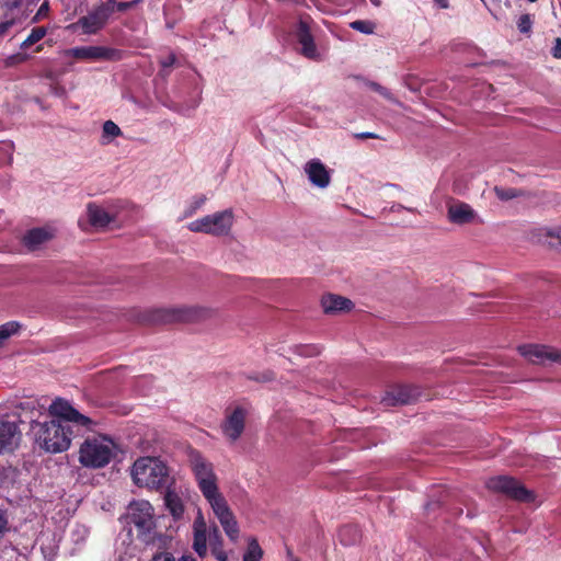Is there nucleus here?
<instances>
[{
    "instance_id": "nucleus-1",
    "label": "nucleus",
    "mask_w": 561,
    "mask_h": 561,
    "mask_svg": "<svg viewBox=\"0 0 561 561\" xmlns=\"http://www.w3.org/2000/svg\"><path fill=\"white\" fill-rule=\"evenodd\" d=\"M188 466L199 492L218 519L226 536L231 542H238L240 538L239 524L227 499L220 491L219 479L213 462L199 451L193 449L188 453Z\"/></svg>"
},
{
    "instance_id": "nucleus-2",
    "label": "nucleus",
    "mask_w": 561,
    "mask_h": 561,
    "mask_svg": "<svg viewBox=\"0 0 561 561\" xmlns=\"http://www.w3.org/2000/svg\"><path fill=\"white\" fill-rule=\"evenodd\" d=\"M133 482L139 488L160 491L170 483V470L158 457H140L131 466Z\"/></svg>"
},
{
    "instance_id": "nucleus-3",
    "label": "nucleus",
    "mask_w": 561,
    "mask_h": 561,
    "mask_svg": "<svg viewBox=\"0 0 561 561\" xmlns=\"http://www.w3.org/2000/svg\"><path fill=\"white\" fill-rule=\"evenodd\" d=\"M30 431L34 443L46 453L58 454L70 447L69 428L64 426L60 420L34 421Z\"/></svg>"
},
{
    "instance_id": "nucleus-4",
    "label": "nucleus",
    "mask_w": 561,
    "mask_h": 561,
    "mask_svg": "<svg viewBox=\"0 0 561 561\" xmlns=\"http://www.w3.org/2000/svg\"><path fill=\"white\" fill-rule=\"evenodd\" d=\"M116 446L106 436L87 438L79 450V461L89 468L105 467L115 455Z\"/></svg>"
},
{
    "instance_id": "nucleus-5",
    "label": "nucleus",
    "mask_w": 561,
    "mask_h": 561,
    "mask_svg": "<svg viewBox=\"0 0 561 561\" xmlns=\"http://www.w3.org/2000/svg\"><path fill=\"white\" fill-rule=\"evenodd\" d=\"M192 529L193 549L201 558L206 557L208 545L210 549L224 546L218 526L215 524L208 525L202 510L197 511Z\"/></svg>"
},
{
    "instance_id": "nucleus-6",
    "label": "nucleus",
    "mask_w": 561,
    "mask_h": 561,
    "mask_svg": "<svg viewBox=\"0 0 561 561\" xmlns=\"http://www.w3.org/2000/svg\"><path fill=\"white\" fill-rule=\"evenodd\" d=\"M233 222V211L231 209H225L191 221L187 225V229L192 232H202L219 237L227 236Z\"/></svg>"
},
{
    "instance_id": "nucleus-7",
    "label": "nucleus",
    "mask_w": 561,
    "mask_h": 561,
    "mask_svg": "<svg viewBox=\"0 0 561 561\" xmlns=\"http://www.w3.org/2000/svg\"><path fill=\"white\" fill-rule=\"evenodd\" d=\"M117 211L113 204L89 203L84 217L79 218L78 225L83 231L104 229L116 220Z\"/></svg>"
},
{
    "instance_id": "nucleus-8",
    "label": "nucleus",
    "mask_w": 561,
    "mask_h": 561,
    "mask_svg": "<svg viewBox=\"0 0 561 561\" xmlns=\"http://www.w3.org/2000/svg\"><path fill=\"white\" fill-rule=\"evenodd\" d=\"M128 518L137 527L145 542H150L156 527L152 505L146 501H134L128 506Z\"/></svg>"
},
{
    "instance_id": "nucleus-9",
    "label": "nucleus",
    "mask_w": 561,
    "mask_h": 561,
    "mask_svg": "<svg viewBox=\"0 0 561 561\" xmlns=\"http://www.w3.org/2000/svg\"><path fill=\"white\" fill-rule=\"evenodd\" d=\"M108 9L103 3L94 7L77 22L69 24L66 30L72 33L80 31L83 35H94L105 27L110 20Z\"/></svg>"
},
{
    "instance_id": "nucleus-10",
    "label": "nucleus",
    "mask_w": 561,
    "mask_h": 561,
    "mask_svg": "<svg viewBox=\"0 0 561 561\" xmlns=\"http://www.w3.org/2000/svg\"><path fill=\"white\" fill-rule=\"evenodd\" d=\"M62 55L82 61L122 59L121 50L105 46H78L64 50Z\"/></svg>"
},
{
    "instance_id": "nucleus-11",
    "label": "nucleus",
    "mask_w": 561,
    "mask_h": 561,
    "mask_svg": "<svg viewBox=\"0 0 561 561\" xmlns=\"http://www.w3.org/2000/svg\"><path fill=\"white\" fill-rule=\"evenodd\" d=\"M248 413V409L241 405L227 409L225 419L220 426L227 440L234 443L241 437L245 427Z\"/></svg>"
},
{
    "instance_id": "nucleus-12",
    "label": "nucleus",
    "mask_w": 561,
    "mask_h": 561,
    "mask_svg": "<svg viewBox=\"0 0 561 561\" xmlns=\"http://www.w3.org/2000/svg\"><path fill=\"white\" fill-rule=\"evenodd\" d=\"M208 314V310L198 306L163 308L156 311L154 319L161 322L195 321Z\"/></svg>"
},
{
    "instance_id": "nucleus-13",
    "label": "nucleus",
    "mask_w": 561,
    "mask_h": 561,
    "mask_svg": "<svg viewBox=\"0 0 561 561\" xmlns=\"http://www.w3.org/2000/svg\"><path fill=\"white\" fill-rule=\"evenodd\" d=\"M486 485L490 490L504 493L515 500L530 501L533 499L531 493L517 480L506 476L491 478Z\"/></svg>"
},
{
    "instance_id": "nucleus-14",
    "label": "nucleus",
    "mask_w": 561,
    "mask_h": 561,
    "mask_svg": "<svg viewBox=\"0 0 561 561\" xmlns=\"http://www.w3.org/2000/svg\"><path fill=\"white\" fill-rule=\"evenodd\" d=\"M519 353L533 364L545 365L548 363H559L561 365V351L546 345L528 344L519 346Z\"/></svg>"
},
{
    "instance_id": "nucleus-15",
    "label": "nucleus",
    "mask_w": 561,
    "mask_h": 561,
    "mask_svg": "<svg viewBox=\"0 0 561 561\" xmlns=\"http://www.w3.org/2000/svg\"><path fill=\"white\" fill-rule=\"evenodd\" d=\"M49 413L60 420L72 422L84 427H90L92 424V421L88 416L81 414L69 401L61 398H57L53 401L49 405Z\"/></svg>"
},
{
    "instance_id": "nucleus-16",
    "label": "nucleus",
    "mask_w": 561,
    "mask_h": 561,
    "mask_svg": "<svg viewBox=\"0 0 561 561\" xmlns=\"http://www.w3.org/2000/svg\"><path fill=\"white\" fill-rule=\"evenodd\" d=\"M296 38L300 45V53L308 59L319 60L321 55L317 48L313 36L311 34L309 19H300L297 30Z\"/></svg>"
},
{
    "instance_id": "nucleus-17",
    "label": "nucleus",
    "mask_w": 561,
    "mask_h": 561,
    "mask_svg": "<svg viewBox=\"0 0 561 561\" xmlns=\"http://www.w3.org/2000/svg\"><path fill=\"white\" fill-rule=\"evenodd\" d=\"M304 172L309 182L318 188H327L331 183V170L318 158L307 161Z\"/></svg>"
},
{
    "instance_id": "nucleus-18",
    "label": "nucleus",
    "mask_w": 561,
    "mask_h": 561,
    "mask_svg": "<svg viewBox=\"0 0 561 561\" xmlns=\"http://www.w3.org/2000/svg\"><path fill=\"white\" fill-rule=\"evenodd\" d=\"M447 218L455 225H466L474 221H479L478 214L467 203L454 202L448 205Z\"/></svg>"
},
{
    "instance_id": "nucleus-19",
    "label": "nucleus",
    "mask_w": 561,
    "mask_h": 561,
    "mask_svg": "<svg viewBox=\"0 0 561 561\" xmlns=\"http://www.w3.org/2000/svg\"><path fill=\"white\" fill-rule=\"evenodd\" d=\"M56 236V229L51 226L38 227L28 230L23 237L24 245L31 250H37Z\"/></svg>"
},
{
    "instance_id": "nucleus-20",
    "label": "nucleus",
    "mask_w": 561,
    "mask_h": 561,
    "mask_svg": "<svg viewBox=\"0 0 561 561\" xmlns=\"http://www.w3.org/2000/svg\"><path fill=\"white\" fill-rule=\"evenodd\" d=\"M21 439V432L15 422L0 420V453L13 450Z\"/></svg>"
},
{
    "instance_id": "nucleus-21",
    "label": "nucleus",
    "mask_w": 561,
    "mask_h": 561,
    "mask_svg": "<svg viewBox=\"0 0 561 561\" xmlns=\"http://www.w3.org/2000/svg\"><path fill=\"white\" fill-rule=\"evenodd\" d=\"M321 306L323 311L328 314L350 311L354 307L350 299L333 294L323 296L321 299Z\"/></svg>"
},
{
    "instance_id": "nucleus-22",
    "label": "nucleus",
    "mask_w": 561,
    "mask_h": 561,
    "mask_svg": "<svg viewBox=\"0 0 561 561\" xmlns=\"http://www.w3.org/2000/svg\"><path fill=\"white\" fill-rule=\"evenodd\" d=\"M164 503L173 517L180 518L184 513V504L180 495L170 488V483L165 488Z\"/></svg>"
},
{
    "instance_id": "nucleus-23",
    "label": "nucleus",
    "mask_w": 561,
    "mask_h": 561,
    "mask_svg": "<svg viewBox=\"0 0 561 561\" xmlns=\"http://www.w3.org/2000/svg\"><path fill=\"white\" fill-rule=\"evenodd\" d=\"M122 136V129L113 121H106L102 126V135L100 142L102 145H110L117 137Z\"/></svg>"
},
{
    "instance_id": "nucleus-24",
    "label": "nucleus",
    "mask_w": 561,
    "mask_h": 561,
    "mask_svg": "<svg viewBox=\"0 0 561 561\" xmlns=\"http://www.w3.org/2000/svg\"><path fill=\"white\" fill-rule=\"evenodd\" d=\"M360 537L359 530L355 526L346 525L343 526L339 531L340 541L344 546L354 545Z\"/></svg>"
},
{
    "instance_id": "nucleus-25",
    "label": "nucleus",
    "mask_w": 561,
    "mask_h": 561,
    "mask_svg": "<svg viewBox=\"0 0 561 561\" xmlns=\"http://www.w3.org/2000/svg\"><path fill=\"white\" fill-rule=\"evenodd\" d=\"M411 396L407 388H398L391 393H388L387 397L383 398V401L387 405L390 404H404L410 402Z\"/></svg>"
},
{
    "instance_id": "nucleus-26",
    "label": "nucleus",
    "mask_w": 561,
    "mask_h": 561,
    "mask_svg": "<svg viewBox=\"0 0 561 561\" xmlns=\"http://www.w3.org/2000/svg\"><path fill=\"white\" fill-rule=\"evenodd\" d=\"M263 556V550L261 549L257 540L255 538H251L249 540L248 549L243 554V561H261Z\"/></svg>"
},
{
    "instance_id": "nucleus-27",
    "label": "nucleus",
    "mask_w": 561,
    "mask_h": 561,
    "mask_svg": "<svg viewBox=\"0 0 561 561\" xmlns=\"http://www.w3.org/2000/svg\"><path fill=\"white\" fill-rule=\"evenodd\" d=\"M47 34V30L46 27L44 26H37V27H34L31 33L28 34V36L24 39V42L21 44V48L22 49H26L28 48L30 46L36 44L37 42H39L42 38L45 37V35Z\"/></svg>"
},
{
    "instance_id": "nucleus-28",
    "label": "nucleus",
    "mask_w": 561,
    "mask_h": 561,
    "mask_svg": "<svg viewBox=\"0 0 561 561\" xmlns=\"http://www.w3.org/2000/svg\"><path fill=\"white\" fill-rule=\"evenodd\" d=\"M104 8H107L108 15L111 16L114 12L119 11H127L135 7L138 3V0L128 1V2H117L115 0H107L105 2H102Z\"/></svg>"
},
{
    "instance_id": "nucleus-29",
    "label": "nucleus",
    "mask_w": 561,
    "mask_h": 561,
    "mask_svg": "<svg viewBox=\"0 0 561 561\" xmlns=\"http://www.w3.org/2000/svg\"><path fill=\"white\" fill-rule=\"evenodd\" d=\"M21 324L16 321H10L0 325V345L11 335L19 332Z\"/></svg>"
},
{
    "instance_id": "nucleus-30",
    "label": "nucleus",
    "mask_w": 561,
    "mask_h": 561,
    "mask_svg": "<svg viewBox=\"0 0 561 561\" xmlns=\"http://www.w3.org/2000/svg\"><path fill=\"white\" fill-rule=\"evenodd\" d=\"M350 27L363 34H373L376 25L369 20H356L350 23Z\"/></svg>"
},
{
    "instance_id": "nucleus-31",
    "label": "nucleus",
    "mask_w": 561,
    "mask_h": 561,
    "mask_svg": "<svg viewBox=\"0 0 561 561\" xmlns=\"http://www.w3.org/2000/svg\"><path fill=\"white\" fill-rule=\"evenodd\" d=\"M494 193L496 197L503 202L511 201L519 195L516 188L503 186H495Z\"/></svg>"
},
{
    "instance_id": "nucleus-32",
    "label": "nucleus",
    "mask_w": 561,
    "mask_h": 561,
    "mask_svg": "<svg viewBox=\"0 0 561 561\" xmlns=\"http://www.w3.org/2000/svg\"><path fill=\"white\" fill-rule=\"evenodd\" d=\"M206 199L207 198L205 195H199V196L193 197L187 209L184 213V216L185 217L192 216L196 210H198L199 208L203 207V205L206 203Z\"/></svg>"
},
{
    "instance_id": "nucleus-33",
    "label": "nucleus",
    "mask_w": 561,
    "mask_h": 561,
    "mask_svg": "<svg viewBox=\"0 0 561 561\" xmlns=\"http://www.w3.org/2000/svg\"><path fill=\"white\" fill-rule=\"evenodd\" d=\"M367 87L377 92L378 94H380L381 96H383L385 99L391 101V102H397V100L394 99V96L392 95V93L385 87L380 85L379 83L377 82H374V81H369L367 83Z\"/></svg>"
},
{
    "instance_id": "nucleus-34",
    "label": "nucleus",
    "mask_w": 561,
    "mask_h": 561,
    "mask_svg": "<svg viewBox=\"0 0 561 561\" xmlns=\"http://www.w3.org/2000/svg\"><path fill=\"white\" fill-rule=\"evenodd\" d=\"M533 20L529 14H523L517 22V27L522 33H528L531 28Z\"/></svg>"
},
{
    "instance_id": "nucleus-35",
    "label": "nucleus",
    "mask_w": 561,
    "mask_h": 561,
    "mask_svg": "<svg viewBox=\"0 0 561 561\" xmlns=\"http://www.w3.org/2000/svg\"><path fill=\"white\" fill-rule=\"evenodd\" d=\"M541 231L547 237V240L556 239V240H558V243L561 244V227H556V228L547 227V228H543Z\"/></svg>"
},
{
    "instance_id": "nucleus-36",
    "label": "nucleus",
    "mask_w": 561,
    "mask_h": 561,
    "mask_svg": "<svg viewBox=\"0 0 561 561\" xmlns=\"http://www.w3.org/2000/svg\"><path fill=\"white\" fill-rule=\"evenodd\" d=\"M26 59H27L26 55H22V54L11 55L5 59V66L11 67V66L18 65L20 62H23Z\"/></svg>"
},
{
    "instance_id": "nucleus-37",
    "label": "nucleus",
    "mask_w": 561,
    "mask_h": 561,
    "mask_svg": "<svg viewBox=\"0 0 561 561\" xmlns=\"http://www.w3.org/2000/svg\"><path fill=\"white\" fill-rule=\"evenodd\" d=\"M9 530V522L4 512H0V539Z\"/></svg>"
},
{
    "instance_id": "nucleus-38",
    "label": "nucleus",
    "mask_w": 561,
    "mask_h": 561,
    "mask_svg": "<svg viewBox=\"0 0 561 561\" xmlns=\"http://www.w3.org/2000/svg\"><path fill=\"white\" fill-rule=\"evenodd\" d=\"M210 550H211L213 556L218 561H227L228 560V554L224 550V546H221V547H214V549H210Z\"/></svg>"
},
{
    "instance_id": "nucleus-39",
    "label": "nucleus",
    "mask_w": 561,
    "mask_h": 561,
    "mask_svg": "<svg viewBox=\"0 0 561 561\" xmlns=\"http://www.w3.org/2000/svg\"><path fill=\"white\" fill-rule=\"evenodd\" d=\"M551 54L554 58L561 59V38L558 37L554 39Z\"/></svg>"
},
{
    "instance_id": "nucleus-40",
    "label": "nucleus",
    "mask_w": 561,
    "mask_h": 561,
    "mask_svg": "<svg viewBox=\"0 0 561 561\" xmlns=\"http://www.w3.org/2000/svg\"><path fill=\"white\" fill-rule=\"evenodd\" d=\"M151 561H175L173 556L169 552H160L153 556Z\"/></svg>"
},
{
    "instance_id": "nucleus-41",
    "label": "nucleus",
    "mask_w": 561,
    "mask_h": 561,
    "mask_svg": "<svg viewBox=\"0 0 561 561\" xmlns=\"http://www.w3.org/2000/svg\"><path fill=\"white\" fill-rule=\"evenodd\" d=\"M319 353H320V350L317 346H304L302 352H301V354L306 355V356H312V355H317Z\"/></svg>"
},
{
    "instance_id": "nucleus-42",
    "label": "nucleus",
    "mask_w": 561,
    "mask_h": 561,
    "mask_svg": "<svg viewBox=\"0 0 561 561\" xmlns=\"http://www.w3.org/2000/svg\"><path fill=\"white\" fill-rule=\"evenodd\" d=\"M13 21L0 22V37L4 36L12 27Z\"/></svg>"
},
{
    "instance_id": "nucleus-43",
    "label": "nucleus",
    "mask_w": 561,
    "mask_h": 561,
    "mask_svg": "<svg viewBox=\"0 0 561 561\" xmlns=\"http://www.w3.org/2000/svg\"><path fill=\"white\" fill-rule=\"evenodd\" d=\"M1 150L5 151L9 154V162L12 160V150L13 145L11 142H3L0 147Z\"/></svg>"
},
{
    "instance_id": "nucleus-44",
    "label": "nucleus",
    "mask_w": 561,
    "mask_h": 561,
    "mask_svg": "<svg viewBox=\"0 0 561 561\" xmlns=\"http://www.w3.org/2000/svg\"><path fill=\"white\" fill-rule=\"evenodd\" d=\"M174 62H175V57L173 55H170L161 61V66L167 68V67H171Z\"/></svg>"
},
{
    "instance_id": "nucleus-45",
    "label": "nucleus",
    "mask_w": 561,
    "mask_h": 561,
    "mask_svg": "<svg viewBox=\"0 0 561 561\" xmlns=\"http://www.w3.org/2000/svg\"><path fill=\"white\" fill-rule=\"evenodd\" d=\"M434 2L442 9H447L449 7L448 0H434Z\"/></svg>"
},
{
    "instance_id": "nucleus-46",
    "label": "nucleus",
    "mask_w": 561,
    "mask_h": 561,
    "mask_svg": "<svg viewBox=\"0 0 561 561\" xmlns=\"http://www.w3.org/2000/svg\"><path fill=\"white\" fill-rule=\"evenodd\" d=\"M358 137L360 138H376L377 136L373 133H362L359 135H357Z\"/></svg>"
},
{
    "instance_id": "nucleus-47",
    "label": "nucleus",
    "mask_w": 561,
    "mask_h": 561,
    "mask_svg": "<svg viewBox=\"0 0 561 561\" xmlns=\"http://www.w3.org/2000/svg\"><path fill=\"white\" fill-rule=\"evenodd\" d=\"M371 4L375 7H379L381 4L380 0H370Z\"/></svg>"
},
{
    "instance_id": "nucleus-48",
    "label": "nucleus",
    "mask_w": 561,
    "mask_h": 561,
    "mask_svg": "<svg viewBox=\"0 0 561 561\" xmlns=\"http://www.w3.org/2000/svg\"><path fill=\"white\" fill-rule=\"evenodd\" d=\"M401 208H403L401 205L392 206V210H400Z\"/></svg>"
},
{
    "instance_id": "nucleus-49",
    "label": "nucleus",
    "mask_w": 561,
    "mask_h": 561,
    "mask_svg": "<svg viewBox=\"0 0 561 561\" xmlns=\"http://www.w3.org/2000/svg\"><path fill=\"white\" fill-rule=\"evenodd\" d=\"M10 3H11L12 5H18V4H19V0H11V1H10Z\"/></svg>"
},
{
    "instance_id": "nucleus-50",
    "label": "nucleus",
    "mask_w": 561,
    "mask_h": 561,
    "mask_svg": "<svg viewBox=\"0 0 561 561\" xmlns=\"http://www.w3.org/2000/svg\"><path fill=\"white\" fill-rule=\"evenodd\" d=\"M293 561H298V560H293Z\"/></svg>"
}]
</instances>
